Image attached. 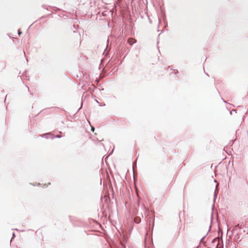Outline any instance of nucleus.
<instances>
[{
    "mask_svg": "<svg viewBox=\"0 0 248 248\" xmlns=\"http://www.w3.org/2000/svg\"><path fill=\"white\" fill-rule=\"evenodd\" d=\"M134 221L137 223H139L140 221V218L139 217H136L134 219Z\"/></svg>",
    "mask_w": 248,
    "mask_h": 248,
    "instance_id": "f03ea898",
    "label": "nucleus"
},
{
    "mask_svg": "<svg viewBox=\"0 0 248 248\" xmlns=\"http://www.w3.org/2000/svg\"><path fill=\"white\" fill-rule=\"evenodd\" d=\"M91 130L93 132H94V128L93 127H92Z\"/></svg>",
    "mask_w": 248,
    "mask_h": 248,
    "instance_id": "20e7f679",
    "label": "nucleus"
},
{
    "mask_svg": "<svg viewBox=\"0 0 248 248\" xmlns=\"http://www.w3.org/2000/svg\"><path fill=\"white\" fill-rule=\"evenodd\" d=\"M153 228H154V223L152 225V230L153 229Z\"/></svg>",
    "mask_w": 248,
    "mask_h": 248,
    "instance_id": "39448f33",
    "label": "nucleus"
},
{
    "mask_svg": "<svg viewBox=\"0 0 248 248\" xmlns=\"http://www.w3.org/2000/svg\"><path fill=\"white\" fill-rule=\"evenodd\" d=\"M127 42L132 45L136 42V40L134 38H129L128 39Z\"/></svg>",
    "mask_w": 248,
    "mask_h": 248,
    "instance_id": "f257e3e1",
    "label": "nucleus"
},
{
    "mask_svg": "<svg viewBox=\"0 0 248 248\" xmlns=\"http://www.w3.org/2000/svg\"><path fill=\"white\" fill-rule=\"evenodd\" d=\"M18 33L19 35H20L22 33V32L20 31V30H18Z\"/></svg>",
    "mask_w": 248,
    "mask_h": 248,
    "instance_id": "7ed1b4c3",
    "label": "nucleus"
},
{
    "mask_svg": "<svg viewBox=\"0 0 248 248\" xmlns=\"http://www.w3.org/2000/svg\"><path fill=\"white\" fill-rule=\"evenodd\" d=\"M217 248H220V247H219V248H218V247H217Z\"/></svg>",
    "mask_w": 248,
    "mask_h": 248,
    "instance_id": "423d86ee",
    "label": "nucleus"
}]
</instances>
